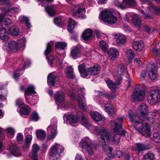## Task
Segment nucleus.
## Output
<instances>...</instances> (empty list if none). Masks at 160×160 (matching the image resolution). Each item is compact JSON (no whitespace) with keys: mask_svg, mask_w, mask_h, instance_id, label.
<instances>
[{"mask_svg":"<svg viewBox=\"0 0 160 160\" xmlns=\"http://www.w3.org/2000/svg\"><path fill=\"white\" fill-rule=\"evenodd\" d=\"M67 43L63 42H57L55 45V47L58 48L64 49L66 46Z\"/></svg>","mask_w":160,"mask_h":160,"instance_id":"09e8293b","label":"nucleus"},{"mask_svg":"<svg viewBox=\"0 0 160 160\" xmlns=\"http://www.w3.org/2000/svg\"><path fill=\"white\" fill-rule=\"evenodd\" d=\"M19 71H15V72H14L13 76L15 79L21 75V74L19 72Z\"/></svg>","mask_w":160,"mask_h":160,"instance_id":"69168bd1","label":"nucleus"},{"mask_svg":"<svg viewBox=\"0 0 160 160\" xmlns=\"http://www.w3.org/2000/svg\"><path fill=\"white\" fill-rule=\"evenodd\" d=\"M78 68V70H86L87 69L88 70H100L101 69L100 66L97 64L89 68L86 63H84L79 65Z\"/></svg>","mask_w":160,"mask_h":160,"instance_id":"f3484780","label":"nucleus"},{"mask_svg":"<svg viewBox=\"0 0 160 160\" xmlns=\"http://www.w3.org/2000/svg\"><path fill=\"white\" fill-rule=\"evenodd\" d=\"M108 54L110 58L112 60H114L119 55L118 51L114 48H111L108 51Z\"/></svg>","mask_w":160,"mask_h":160,"instance_id":"4be33fe9","label":"nucleus"},{"mask_svg":"<svg viewBox=\"0 0 160 160\" xmlns=\"http://www.w3.org/2000/svg\"><path fill=\"white\" fill-rule=\"evenodd\" d=\"M85 89L81 88L78 91V95L77 98L78 102L80 107L84 111L86 110V105L85 104V98L84 96L85 94Z\"/></svg>","mask_w":160,"mask_h":160,"instance_id":"9d476101","label":"nucleus"},{"mask_svg":"<svg viewBox=\"0 0 160 160\" xmlns=\"http://www.w3.org/2000/svg\"><path fill=\"white\" fill-rule=\"evenodd\" d=\"M149 77L152 80H154L157 75V71H149L148 72Z\"/></svg>","mask_w":160,"mask_h":160,"instance_id":"ea45409f","label":"nucleus"},{"mask_svg":"<svg viewBox=\"0 0 160 160\" xmlns=\"http://www.w3.org/2000/svg\"><path fill=\"white\" fill-rule=\"evenodd\" d=\"M9 151L12 154L16 157H19L21 155V152L18 149L17 145L10 143L9 145Z\"/></svg>","mask_w":160,"mask_h":160,"instance_id":"6ab92c4d","label":"nucleus"},{"mask_svg":"<svg viewBox=\"0 0 160 160\" xmlns=\"http://www.w3.org/2000/svg\"><path fill=\"white\" fill-rule=\"evenodd\" d=\"M39 149V147L37 144H35L32 146V152L30 153L29 156L33 160H38L37 152Z\"/></svg>","mask_w":160,"mask_h":160,"instance_id":"aec40b11","label":"nucleus"},{"mask_svg":"<svg viewBox=\"0 0 160 160\" xmlns=\"http://www.w3.org/2000/svg\"><path fill=\"white\" fill-rule=\"evenodd\" d=\"M31 62L29 60H27L24 63L23 69L26 68L27 67H28L30 65Z\"/></svg>","mask_w":160,"mask_h":160,"instance_id":"774afa93","label":"nucleus"},{"mask_svg":"<svg viewBox=\"0 0 160 160\" xmlns=\"http://www.w3.org/2000/svg\"><path fill=\"white\" fill-rule=\"evenodd\" d=\"M77 24V23L72 18H69L68 21V30L70 33L73 32V30Z\"/></svg>","mask_w":160,"mask_h":160,"instance_id":"cd10ccee","label":"nucleus"},{"mask_svg":"<svg viewBox=\"0 0 160 160\" xmlns=\"http://www.w3.org/2000/svg\"><path fill=\"white\" fill-rule=\"evenodd\" d=\"M56 79V77L53 74H49L48 77L47 82L48 84L50 86H54Z\"/></svg>","mask_w":160,"mask_h":160,"instance_id":"c756f323","label":"nucleus"},{"mask_svg":"<svg viewBox=\"0 0 160 160\" xmlns=\"http://www.w3.org/2000/svg\"><path fill=\"white\" fill-rule=\"evenodd\" d=\"M105 111L107 112L109 115L110 116H112L115 113V111L113 108L110 107H106L105 108Z\"/></svg>","mask_w":160,"mask_h":160,"instance_id":"de8ad7c7","label":"nucleus"},{"mask_svg":"<svg viewBox=\"0 0 160 160\" xmlns=\"http://www.w3.org/2000/svg\"><path fill=\"white\" fill-rule=\"evenodd\" d=\"M57 125L55 124L49 125L47 128L48 133L49 135L48 138L49 139H53L55 137L56 134Z\"/></svg>","mask_w":160,"mask_h":160,"instance_id":"dca6fc26","label":"nucleus"},{"mask_svg":"<svg viewBox=\"0 0 160 160\" xmlns=\"http://www.w3.org/2000/svg\"><path fill=\"white\" fill-rule=\"evenodd\" d=\"M31 112L30 108L27 105H25L22 106L21 108L20 112L21 114L28 115Z\"/></svg>","mask_w":160,"mask_h":160,"instance_id":"473e14b6","label":"nucleus"},{"mask_svg":"<svg viewBox=\"0 0 160 160\" xmlns=\"http://www.w3.org/2000/svg\"><path fill=\"white\" fill-rule=\"evenodd\" d=\"M91 115L94 120L96 122H99L102 120V118L101 114L96 111L92 112Z\"/></svg>","mask_w":160,"mask_h":160,"instance_id":"2f4dec72","label":"nucleus"},{"mask_svg":"<svg viewBox=\"0 0 160 160\" xmlns=\"http://www.w3.org/2000/svg\"><path fill=\"white\" fill-rule=\"evenodd\" d=\"M56 102L63 105L65 103V94L62 92H57L54 96Z\"/></svg>","mask_w":160,"mask_h":160,"instance_id":"a211bd4d","label":"nucleus"},{"mask_svg":"<svg viewBox=\"0 0 160 160\" xmlns=\"http://www.w3.org/2000/svg\"><path fill=\"white\" fill-rule=\"evenodd\" d=\"M132 46L133 49L138 52L142 50L144 47L143 43L142 41L133 42Z\"/></svg>","mask_w":160,"mask_h":160,"instance_id":"412c9836","label":"nucleus"},{"mask_svg":"<svg viewBox=\"0 0 160 160\" xmlns=\"http://www.w3.org/2000/svg\"><path fill=\"white\" fill-rule=\"evenodd\" d=\"M6 132L7 136L9 138H12V137L15 132L14 129L11 127H9L6 129Z\"/></svg>","mask_w":160,"mask_h":160,"instance_id":"e433bc0d","label":"nucleus"},{"mask_svg":"<svg viewBox=\"0 0 160 160\" xmlns=\"http://www.w3.org/2000/svg\"><path fill=\"white\" fill-rule=\"evenodd\" d=\"M66 73L67 77L69 78L73 79L75 78V76L73 74V71H67Z\"/></svg>","mask_w":160,"mask_h":160,"instance_id":"3c124183","label":"nucleus"},{"mask_svg":"<svg viewBox=\"0 0 160 160\" xmlns=\"http://www.w3.org/2000/svg\"><path fill=\"white\" fill-rule=\"evenodd\" d=\"M152 51H153V54L155 55H160V48L158 49H156L154 46L152 48Z\"/></svg>","mask_w":160,"mask_h":160,"instance_id":"680f3d73","label":"nucleus"},{"mask_svg":"<svg viewBox=\"0 0 160 160\" xmlns=\"http://www.w3.org/2000/svg\"><path fill=\"white\" fill-rule=\"evenodd\" d=\"M16 104L19 107L25 105L23 100L21 98H17L15 101Z\"/></svg>","mask_w":160,"mask_h":160,"instance_id":"8fccbe9b","label":"nucleus"},{"mask_svg":"<svg viewBox=\"0 0 160 160\" xmlns=\"http://www.w3.org/2000/svg\"><path fill=\"white\" fill-rule=\"evenodd\" d=\"M149 114L151 115L152 116V117L151 118H151L152 119V118H153V119H154V118L156 117H157L158 118H159L160 117V110H154L153 112H149ZM150 120L151 121L152 119H150Z\"/></svg>","mask_w":160,"mask_h":160,"instance_id":"a19ab883","label":"nucleus"},{"mask_svg":"<svg viewBox=\"0 0 160 160\" xmlns=\"http://www.w3.org/2000/svg\"><path fill=\"white\" fill-rule=\"evenodd\" d=\"M9 31L10 34L13 36H17L20 33L19 29L16 26L10 27Z\"/></svg>","mask_w":160,"mask_h":160,"instance_id":"7c9ffc66","label":"nucleus"},{"mask_svg":"<svg viewBox=\"0 0 160 160\" xmlns=\"http://www.w3.org/2000/svg\"><path fill=\"white\" fill-rule=\"evenodd\" d=\"M79 72L82 77L85 78L90 75L89 71H79Z\"/></svg>","mask_w":160,"mask_h":160,"instance_id":"603ef678","label":"nucleus"},{"mask_svg":"<svg viewBox=\"0 0 160 160\" xmlns=\"http://www.w3.org/2000/svg\"><path fill=\"white\" fill-rule=\"evenodd\" d=\"M99 46L101 49L104 51L107 50L108 46L106 42L104 40H102L100 42Z\"/></svg>","mask_w":160,"mask_h":160,"instance_id":"37998d69","label":"nucleus"},{"mask_svg":"<svg viewBox=\"0 0 160 160\" xmlns=\"http://www.w3.org/2000/svg\"><path fill=\"white\" fill-rule=\"evenodd\" d=\"M31 118L33 121H37L38 120L39 117L38 114L36 112H34L32 114Z\"/></svg>","mask_w":160,"mask_h":160,"instance_id":"6e6d98bb","label":"nucleus"},{"mask_svg":"<svg viewBox=\"0 0 160 160\" xmlns=\"http://www.w3.org/2000/svg\"><path fill=\"white\" fill-rule=\"evenodd\" d=\"M147 73L146 71H142L141 73L140 76V80L141 81H144L145 80Z\"/></svg>","mask_w":160,"mask_h":160,"instance_id":"5fc2aeb1","label":"nucleus"},{"mask_svg":"<svg viewBox=\"0 0 160 160\" xmlns=\"http://www.w3.org/2000/svg\"><path fill=\"white\" fill-rule=\"evenodd\" d=\"M122 122L123 118H118L115 121H110V124L113 127L114 132L118 133L116 134L108 133L106 130L101 127L96 128V131L98 134L100 144L104 151H106L108 149L106 141H109L113 142L114 144H118L119 143L120 137L124 136L126 131L123 130Z\"/></svg>","mask_w":160,"mask_h":160,"instance_id":"f257e3e1","label":"nucleus"},{"mask_svg":"<svg viewBox=\"0 0 160 160\" xmlns=\"http://www.w3.org/2000/svg\"><path fill=\"white\" fill-rule=\"evenodd\" d=\"M49 64L51 66L55 65H61L62 62L58 57L54 55H51L49 57H47Z\"/></svg>","mask_w":160,"mask_h":160,"instance_id":"4468645a","label":"nucleus"},{"mask_svg":"<svg viewBox=\"0 0 160 160\" xmlns=\"http://www.w3.org/2000/svg\"><path fill=\"white\" fill-rule=\"evenodd\" d=\"M41 4L42 6L45 7V10L48 13L50 16H52L54 15L55 12L52 5V6H50L48 5L46 7L44 5L43 3H41Z\"/></svg>","mask_w":160,"mask_h":160,"instance_id":"c85d7f7f","label":"nucleus"},{"mask_svg":"<svg viewBox=\"0 0 160 160\" xmlns=\"http://www.w3.org/2000/svg\"><path fill=\"white\" fill-rule=\"evenodd\" d=\"M148 111L147 106L144 103H142L138 107L137 111V115L135 117L132 111L129 112L128 117L131 121L134 123L135 128L138 132L144 135L145 132L149 136L151 135L150 128L148 124L152 123L154 122L153 118L150 120L148 118L146 113ZM150 120L151 119L150 118Z\"/></svg>","mask_w":160,"mask_h":160,"instance_id":"f03ea898","label":"nucleus"},{"mask_svg":"<svg viewBox=\"0 0 160 160\" xmlns=\"http://www.w3.org/2000/svg\"><path fill=\"white\" fill-rule=\"evenodd\" d=\"M107 97H108L109 99L112 100L115 98L116 96L114 92H111L109 94L107 93Z\"/></svg>","mask_w":160,"mask_h":160,"instance_id":"bf43d9fd","label":"nucleus"},{"mask_svg":"<svg viewBox=\"0 0 160 160\" xmlns=\"http://www.w3.org/2000/svg\"><path fill=\"white\" fill-rule=\"evenodd\" d=\"M0 38L3 42L6 41L8 39V33L6 29L3 28H0Z\"/></svg>","mask_w":160,"mask_h":160,"instance_id":"393cba45","label":"nucleus"},{"mask_svg":"<svg viewBox=\"0 0 160 160\" xmlns=\"http://www.w3.org/2000/svg\"><path fill=\"white\" fill-rule=\"evenodd\" d=\"M54 21L55 24L59 26L61 22V20L60 18L57 17L54 18Z\"/></svg>","mask_w":160,"mask_h":160,"instance_id":"e2e57ef3","label":"nucleus"},{"mask_svg":"<svg viewBox=\"0 0 160 160\" xmlns=\"http://www.w3.org/2000/svg\"><path fill=\"white\" fill-rule=\"evenodd\" d=\"M36 93L35 91V88L32 85H29L25 90L24 96L26 102L28 104L31 105H34L37 102L35 101L33 103H31V102L29 100V98L28 96H30L32 94H34Z\"/></svg>","mask_w":160,"mask_h":160,"instance_id":"ddd939ff","label":"nucleus"},{"mask_svg":"<svg viewBox=\"0 0 160 160\" xmlns=\"http://www.w3.org/2000/svg\"><path fill=\"white\" fill-rule=\"evenodd\" d=\"M72 8L73 9V16L76 18L83 17V15L85 12V8L79 4L73 5Z\"/></svg>","mask_w":160,"mask_h":160,"instance_id":"f8f14e48","label":"nucleus"},{"mask_svg":"<svg viewBox=\"0 0 160 160\" xmlns=\"http://www.w3.org/2000/svg\"><path fill=\"white\" fill-rule=\"evenodd\" d=\"M142 20L141 18L136 16H133L132 18V22L137 27L139 28L141 25Z\"/></svg>","mask_w":160,"mask_h":160,"instance_id":"72a5a7b5","label":"nucleus"},{"mask_svg":"<svg viewBox=\"0 0 160 160\" xmlns=\"http://www.w3.org/2000/svg\"><path fill=\"white\" fill-rule=\"evenodd\" d=\"M80 54L79 48L76 47L72 49L70 55L73 59H75L78 57Z\"/></svg>","mask_w":160,"mask_h":160,"instance_id":"bb28decb","label":"nucleus"},{"mask_svg":"<svg viewBox=\"0 0 160 160\" xmlns=\"http://www.w3.org/2000/svg\"><path fill=\"white\" fill-rule=\"evenodd\" d=\"M52 42H50L48 43L46 49L44 52L45 55L46 56L48 55L51 52L52 50Z\"/></svg>","mask_w":160,"mask_h":160,"instance_id":"c03bdc74","label":"nucleus"},{"mask_svg":"<svg viewBox=\"0 0 160 160\" xmlns=\"http://www.w3.org/2000/svg\"><path fill=\"white\" fill-rule=\"evenodd\" d=\"M113 41L115 45L120 46L124 44L126 41V38L122 34H116Z\"/></svg>","mask_w":160,"mask_h":160,"instance_id":"2eb2a0df","label":"nucleus"},{"mask_svg":"<svg viewBox=\"0 0 160 160\" xmlns=\"http://www.w3.org/2000/svg\"><path fill=\"white\" fill-rule=\"evenodd\" d=\"M126 54L128 60L130 62L135 56V55L133 51L130 49L127 50L126 52Z\"/></svg>","mask_w":160,"mask_h":160,"instance_id":"f704fd0d","label":"nucleus"},{"mask_svg":"<svg viewBox=\"0 0 160 160\" xmlns=\"http://www.w3.org/2000/svg\"><path fill=\"white\" fill-rule=\"evenodd\" d=\"M17 139L18 142H20L23 140V135L21 133H18L17 136Z\"/></svg>","mask_w":160,"mask_h":160,"instance_id":"338daca9","label":"nucleus"},{"mask_svg":"<svg viewBox=\"0 0 160 160\" xmlns=\"http://www.w3.org/2000/svg\"><path fill=\"white\" fill-rule=\"evenodd\" d=\"M154 156V154L151 152H148L143 156V160H153Z\"/></svg>","mask_w":160,"mask_h":160,"instance_id":"a18cd8bd","label":"nucleus"},{"mask_svg":"<svg viewBox=\"0 0 160 160\" xmlns=\"http://www.w3.org/2000/svg\"><path fill=\"white\" fill-rule=\"evenodd\" d=\"M123 8H128L133 7L136 5L135 0H123Z\"/></svg>","mask_w":160,"mask_h":160,"instance_id":"5701e85b","label":"nucleus"},{"mask_svg":"<svg viewBox=\"0 0 160 160\" xmlns=\"http://www.w3.org/2000/svg\"><path fill=\"white\" fill-rule=\"evenodd\" d=\"M64 150L62 146L58 144H55L53 145L49 150V155L51 159L52 160H56L59 158L60 153H62Z\"/></svg>","mask_w":160,"mask_h":160,"instance_id":"423d86ee","label":"nucleus"},{"mask_svg":"<svg viewBox=\"0 0 160 160\" xmlns=\"http://www.w3.org/2000/svg\"><path fill=\"white\" fill-rule=\"evenodd\" d=\"M140 12L141 13L142 17L144 18L150 19L152 18V16L150 14H148L147 12H145L144 10H141Z\"/></svg>","mask_w":160,"mask_h":160,"instance_id":"49530a36","label":"nucleus"},{"mask_svg":"<svg viewBox=\"0 0 160 160\" xmlns=\"http://www.w3.org/2000/svg\"><path fill=\"white\" fill-rule=\"evenodd\" d=\"M115 12L109 10H105L101 12L99 14L101 19L103 21L110 24L113 25L117 21V18L114 16Z\"/></svg>","mask_w":160,"mask_h":160,"instance_id":"20e7f679","label":"nucleus"},{"mask_svg":"<svg viewBox=\"0 0 160 160\" xmlns=\"http://www.w3.org/2000/svg\"><path fill=\"white\" fill-rule=\"evenodd\" d=\"M115 5L118 8L124 9H125L124 8H123V1H122V2H120L119 1L116 0L115 1Z\"/></svg>","mask_w":160,"mask_h":160,"instance_id":"4d7b16f0","label":"nucleus"},{"mask_svg":"<svg viewBox=\"0 0 160 160\" xmlns=\"http://www.w3.org/2000/svg\"><path fill=\"white\" fill-rule=\"evenodd\" d=\"M147 149V147L143 144L141 143H137L136 144V150L139 152Z\"/></svg>","mask_w":160,"mask_h":160,"instance_id":"58836bf2","label":"nucleus"},{"mask_svg":"<svg viewBox=\"0 0 160 160\" xmlns=\"http://www.w3.org/2000/svg\"><path fill=\"white\" fill-rule=\"evenodd\" d=\"M147 100L151 105H156L160 102V89L150 90L147 94Z\"/></svg>","mask_w":160,"mask_h":160,"instance_id":"7ed1b4c3","label":"nucleus"},{"mask_svg":"<svg viewBox=\"0 0 160 160\" xmlns=\"http://www.w3.org/2000/svg\"><path fill=\"white\" fill-rule=\"evenodd\" d=\"M3 22L6 27L7 25H8L12 23V21L11 19L8 18H6L3 21Z\"/></svg>","mask_w":160,"mask_h":160,"instance_id":"13d9d810","label":"nucleus"},{"mask_svg":"<svg viewBox=\"0 0 160 160\" xmlns=\"http://www.w3.org/2000/svg\"><path fill=\"white\" fill-rule=\"evenodd\" d=\"M82 115V112L80 111L77 112V116L72 114L68 115L65 114L63 116V119L64 121L66 119L67 123L68 122L71 123H75L79 121L80 117Z\"/></svg>","mask_w":160,"mask_h":160,"instance_id":"9b49d317","label":"nucleus"},{"mask_svg":"<svg viewBox=\"0 0 160 160\" xmlns=\"http://www.w3.org/2000/svg\"><path fill=\"white\" fill-rule=\"evenodd\" d=\"M147 70H156L158 69L157 67L154 64H148L147 67Z\"/></svg>","mask_w":160,"mask_h":160,"instance_id":"864d4df0","label":"nucleus"},{"mask_svg":"<svg viewBox=\"0 0 160 160\" xmlns=\"http://www.w3.org/2000/svg\"><path fill=\"white\" fill-rule=\"evenodd\" d=\"M36 135L38 138L41 140L44 139L46 137V133L43 130H39L37 132Z\"/></svg>","mask_w":160,"mask_h":160,"instance_id":"c9c22d12","label":"nucleus"},{"mask_svg":"<svg viewBox=\"0 0 160 160\" xmlns=\"http://www.w3.org/2000/svg\"><path fill=\"white\" fill-rule=\"evenodd\" d=\"M153 138L155 139L160 140V132H156L153 133Z\"/></svg>","mask_w":160,"mask_h":160,"instance_id":"052dcab7","label":"nucleus"},{"mask_svg":"<svg viewBox=\"0 0 160 160\" xmlns=\"http://www.w3.org/2000/svg\"><path fill=\"white\" fill-rule=\"evenodd\" d=\"M92 36V32L90 29H87L84 31L82 35V39L85 41L90 40Z\"/></svg>","mask_w":160,"mask_h":160,"instance_id":"b1692460","label":"nucleus"},{"mask_svg":"<svg viewBox=\"0 0 160 160\" xmlns=\"http://www.w3.org/2000/svg\"><path fill=\"white\" fill-rule=\"evenodd\" d=\"M81 145L83 149L87 152L90 156L93 154L94 151L96 149L98 145L92 142L91 140L88 138H86L82 141Z\"/></svg>","mask_w":160,"mask_h":160,"instance_id":"39448f33","label":"nucleus"},{"mask_svg":"<svg viewBox=\"0 0 160 160\" xmlns=\"http://www.w3.org/2000/svg\"><path fill=\"white\" fill-rule=\"evenodd\" d=\"M122 71H115L114 72L115 76L117 78V81L113 82L111 80L108 79L107 80L106 82L109 88L113 91L115 90L117 88V85L120 84V82L122 79L121 75L122 73Z\"/></svg>","mask_w":160,"mask_h":160,"instance_id":"0eeeda50","label":"nucleus"},{"mask_svg":"<svg viewBox=\"0 0 160 160\" xmlns=\"http://www.w3.org/2000/svg\"><path fill=\"white\" fill-rule=\"evenodd\" d=\"M145 95V92L143 90L139 88L138 86L136 87L133 91L131 97V100L133 102L142 101L144 100Z\"/></svg>","mask_w":160,"mask_h":160,"instance_id":"6e6552de","label":"nucleus"},{"mask_svg":"<svg viewBox=\"0 0 160 160\" xmlns=\"http://www.w3.org/2000/svg\"><path fill=\"white\" fill-rule=\"evenodd\" d=\"M25 38L24 37L18 40L17 42L12 40L8 44V47L12 51L18 50L22 46H24L25 43Z\"/></svg>","mask_w":160,"mask_h":160,"instance_id":"1a4fd4ad","label":"nucleus"},{"mask_svg":"<svg viewBox=\"0 0 160 160\" xmlns=\"http://www.w3.org/2000/svg\"><path fill=\"white\" fill-rule=\"evenodd\" d=\"M32 138V137L31 135H28L26 137V143L23 144L22 146L23 149H25L29 147Z\"/></svg>","mask_w":160,"mask_h":160,"instance_id":"4c0bfd02","label":"nucleus"},{"mask_svg":"<svg viewBox=\"0 0 160 160\" xmlns=\"http://www.w3.org/2000/svg\"><path fill=\"white\" fill-rule=\"evenodd\" d=\"M18 11V9L17 8H12L8 10V12L12 13H16Z\"/></svg>","mask_w":160,"mask_h":160,"instance_id":"0e129e2a","label":"nucleus"},{"mask_svg":"<svg viewBox=\"0 0 160 160\" xmlns=\"http://www.w3.org/2000/svg\"><path fill=\"white\" fill-rule=\"evenodd\" d=\"M80 117L79 121H81L82 124L88 128L92 126L91 124L89 122L88 120L84 116L83 114L82 113V115Z\"/></svg>","mask_w":160,"mask_h":160,"instance_id":"a878e982","label":"nucleus"},{"mask_svg":"<svg viewBox=\"0 0 160 160\" xmlns=\"http://www.w3.org/2000/svg\"><path fill=\"white\" fill-rule=\"evenodd\" d=\"M19 19L22 22H24L25 24V26L28 28H30V24L29 22V20L28 18L24 16L20 17Z\"/></svg>","mask_w":160,"mask_h":160,"instance_id":"79ce46f5","label":"nucleus"}]
</instances>
